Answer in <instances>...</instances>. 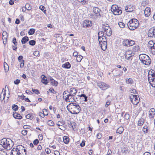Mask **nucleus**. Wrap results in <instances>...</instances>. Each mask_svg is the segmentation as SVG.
I'll return each mask as SVG.
<instances>
[{"label": "nucleus", "mask_w": 155, "mask_h": 155, "mask_svg": "<svg viewBox=\"0 0 155 155\" xmlns=\"http://www.w3.org/2000/svg\"><path fill=\"white\" fill-rule=\"evenodd\" d=\"M28 40V38L27 36L23 37L21 40V42L23 44H25Z\"/></svg>", "instance_id": "nucleus-29"}, {"label": "nucleus", "mask_w": 155, "mask_h": 155, "mask_svg": "<svg viewBox=\"0 0 155 155\" xmlns=\"http://www.w3.org/2000/svg\"><path fill=\"white\" fill-rule=\"evenodd\" d=\"M12 42L15 46H16L17 45V43L16 41V39L15 38H13Z\"/></svg>", "instance_id": "nucleus-54"}, {"label": "nucleus", "mask_w": 155, "mask_h": 155, "mask_svg": "<svg viewBox=\"0 0 155 155\" xmlns=\"http://www.w3.org/2000/svg\"><path fill=\"white\" fill-rule=\"evenodd\" d=\"M139 47L138 46H135L133 47V51L136 52L138 51Z\"/></svg>", "instance_id": "nucleus-49"}, {"label": "nucleus", "mask_w": 155, "mask_h": 155, "mask_svg": "<svg viewBox=\"0 0 155 155\" xmlns=\"http://www.w3.org/2000/svg\"><path fill=\"white\" fill-rule=\"evenodd\" d=\"M6 94L5 92H3L1 93L0 95V99L1 100H3L5 97Z\"/></svg>", "instance_id": "nucleus-38"}, {"label": "nucleus", "mask_w": 155, "mask_h": 155, "mask_svg": "<svg viewBox=\"0 0 155 155\" xmlns=\"http://www.w3.org/2000/svg\"><path fill=\"white\" fill-rule=\"evenodd\" d=\"M71 64L70 63L68 62L65 63L64 64H63L62 67L65 69H69L71 67Z\"/></svg>", "instance_id": "nucleus-22"}, {"label": "nucleus", "mask_w": 155, "mask_h": 155, "mask_svg": "<svg viewBox=\"0 0 155 155\" xmlns=\"http://www.w3.org/2000/svg\"><path fill=\"white\" fill-rule=\"evenodd\" d=\"M80 98L82 101L86 102L87 100V96L85 94H82L80 96Z\"/></svg>", "instance_id": "nucleus-23"}, {"label": "nucleus", "mask_w": 155, "mask_h": 155, "mask_svg": "<svg viewBox=\"0 0 155 155\" xmlns=\"http://www.w3.org/2000/svg\"><path fill=\"white\" fill-rule=\"evenodd\" d=\"M68 94L74 96L77 92V91L75 88H72L70 89V91L69 92L68 91Z\"/></svg>", "instance_id": "nucleus-18"}, {"label": "nucleus", "mask_w": 155, "mask_h": 155, "mask_svg": "<svg viewBox=\"0 0 155 155\" xmlns=\"http://www.w3.org/2000/svg\"><path fill=\"white\" fill-rule=\"evenodd\" d=\"M148 35L149 37L155 38V27H154L150 29L148 31Z\"/></svg>", "instance_id": "nucleus-11"}, {"label": "nucleus", "mask_w": 155, "mask_h": 155, "mask_svg": "<svg viewBox=\"0 0 155 155\" xmlns=\"http://www.w3.org/2000/svg\"><path fill=\"white\" fill-rule=\"evenodd\" d=\"M102 136V134L101 133H98L97 135V137L98 139H100L101 138Z\"/></svg>", "instance_id": "nucleus-56"}, {"label": "nucleus", "mask_w": 155, "mask_h": 155, "mask_svg": "<svg viewBox=\"0 0 155 155\" xmlns=\"http://www.w3.org/2000/svg\"><path fill=\"white\" fill-rule=\"evenodd\" d=\"M122 43L124 46L130 47L134 45L135 44V42L131 39H125L123 40Z\"/></svg>", "instance_id": "nucleus-8"}, {"label": "nucleus", "mask_w": 155, "mask_h": 155, "mask_svg": "<svg viewBox=\"0 0 155 155\" xmlns=\"http://www.w3.org/2000/svg\"><path fill=\"white\" fill-rule=\"evenodd\" d=\"M47 124L51 126H53L54 125V122L51 120H49L47 122Z\"/></svg>", "instance_id": "nucleus-41"}, {"label": "nucleus", "mask_w": 155, "mask_h": 155, "mask_svg": "<svg viewBox=\"0 0 155 155\" xmlns=\"http://www.w3.org/2000/svg\"><path fill=\"white\" fill-rule=\"evenodd\" d=\"M19 62H21V64H20V67L21 68H22L24 67L25 61L24 60H22L21 61H19Z\"/></svg>", "instance_id": "nucleus-50"}, {"label": "nucleus", "mask_w": 155, "mask_h": 155, "mask_svg": "<svg viewBox=\"0 0 155 155\" xmlns=\"http://www.w3.org/2000/svg\"><path fill=\"white\" fill-rule=\"evenodd\" d=\"M33 144L35 145L39 143V141L38 139H36L33 141Z\"/></svg>", "instance_id": "nucleus-58"}, {"label": "nucleus", "mask_w": 155, "mask_h": 155, "mask_svg": "<svg viewBox=\"0 0 155 155\" xmlns=\"http://www.w3.org/2000/svg\"><path fill=\"white\" fill-rule=\"evenodd\" d=\"M118 25L119 27L122 28H124L125 26L124 24L121 22H118Z\"/></svg>", "instance_id": "nucleus-42"}, {"label": "nucleus", "mask_w": 155, "mask_h": 155, "mask_svg": "<svg viewBox=\"0 0 155 155\" xmlns=\"http://www.w3.org/2000/svg\"><path fill=\"white\" fill-rule=\"evenodd\" d=\"M139 58L141 63L144 64L149 65L151 63L150 57L145 54H141L139 55Z\"/></svg>", "instance_id": "nucleus-3"}, {"label": "nucleus", "mask_w": 155, "mask_h": 155, "mask_svg": "<svg viewBox=\"0 0 155 155\" xmlns=\"http://www.w3.org/2000/svg\"><path fill=\"white\" fill-rule=\"evenodd\" d=\"M68 91H64L63 94V98L66 102L74 103V97L73 95H71L69 94H68Z\"/></svg>", "instance_id": "nucleus-5"}, {"label": "nucleus", "mask_w": 155, "mask_h": 155, "mask_svg": "<svg viewBox=\"0 0 155 155\" xmlns=\"http://www.w3.org/2000/svg\"><path fill=\"white\" fill-rule=\"evenodd\" d=\"M43 112H44L45 116H47L48 114V113L47 110L46 109H44L43 110Z\"/></svg>", "instance_id": "nucleus-59"}, {"label": "nucleus", "mask_w": 155, "mask_h": 155, "mask_svg": "<svg viewBox=\"0 0 155 155\" xmlns=\"http://www.w3.org/2000/svg\"><path fill=\"white\" fill-rule=\"evenodd\" d=\"M23 57L22 56H19L18 58V61H22L23 59Z\"/></svg>", "instance_id": "nucleus-62"}, {"label": "nucleus", "mask_w": 155, "mask_h": 155, "mask_svg": "<svg viewBox=\"0 0 155 155\" xmlns=\"http://www.w3.org/2000/svg\"><path fill=\"white\" fill-rule=\"evenodd\" d=\"M45 151L47 154H49L51 152V150L48 148L46 149L45 150Z\"/></svg>", "instance_id": "nucleus-60"}, {"label": "nucleus", "mask_w": 155, "mask_h": 155, "mask_svg": "<svg viewBox=\"0 0 155 155\" xmlns=\"http://www.w3.org/2000/svg\"><path fill=\"white\" fill-rule=\"evenodd\" d=\"M13 115L14 117L16 119H20L22 118V117L20 114H18L15 112L13 113Z\"/></svg>", "instance_id": "nucleus-27"}, {"label": "nucleus", "mask_w": 155, "mask_h": 155, "mask_svg": "<svg viewBox=\"0 0 155 155\" xmlns=\"http://www.w3.org/2000/svg\"><path fill=\"white\" fill-rule=\"evenodd\" d=\"M126 82L128 84H132L133 83V80L131 78H127L126 79Z\"/></svg>", "instance_id": "nucleus-33"}, {"label": "nucleus", "mask_w": 155, "mask_h": 155, "mask_svg": "<svg viewBox=\"0 0 155 155\" xmlns=\"http://www.w3.org/2000/svg\"><path fill=\"white\" fill-rule=\"evenodd\" d=\"M104 32L103 31H99L98 33V38L104 36Z\"/></svg>", "instance_id": "nucleus-46"}, {"label": "nucleus", "mask_w": 155, "mask_h": 155, "mask_svg": "<svg viewBox=\"0 0 155 155\" xmlns=\"http://www.w3.org/2000/svg\"><path fill=\"white\" fill-rule=\"evenodd\" d=\"M82 58L83 56L79 55L77 57L76 60L78 62H80L81 61Z\"/></svg>", "instance_id": "nucleus-39"}, {"label": "nucleus", "mask_w": 155, "mask_h": 155, "mask_svg": "<svg viewBox=\"0 0 155 155\" xmlns=\"http://www.w3.org/2000/svg\"><path fill=\"white\" fill-rule=\"evenodd\" d=\"M35 41L34 40H30L29 42V44L31 45L34 46L35 44Z\"/></svg>", "instance_id": "nucleus-43"}, {"label": "nucleus", "mask_w": 155, "mask_h": 155, "mask_svg": "<svg viewBox=\"0 0 155 155\" xmlns=\"http://www.w3.org/2000/svg\"><path fill=\"white\" fill-rule=\"evenodd\" d=\"M124 131V128L123 127H119L117 130V133L119 134H121Z\"/></svg>", "instance_id": "nucleus-36"}, {"label": "nucleus", "mask_w": 155, "mask_h": 155, "mask_svg": "<svg viewBox=\"0 0 155 155\" xmlns=\"http://www.w3.org/2000/svg\"><path fill=\"white\" fill-rule=\"evenodd\" d=\"M155 115V109L154 108L150 109L149 111V117L150 119L153 118Z\"/></svg>", "instance_id": "nucleus-15"}, {"label": "nucleus", "mask_w": 155, "mask_h": 155, "mask_svg": "<svg viewBox=\"0 0 155 155\" xmlns=\"http://www.w3.org/2000/svg\"><path fill=\"white\" fill-rule=\"evenodd\" d=\"M67 108L69 112L73 114H77L79 113L81 108L78 103H70L68 105Z\"/></svg>", "instance_id": "nucleus-1"}, {"label": "nucleus", "mask_w": 155, "mask_h": 155, "mask_svg": "<svg viewBox=\"0 0 155 155\" xmlns=\"http://www.w3.org/2000/svg\"><path fill=\"white\" fill-rule=\"evenodd\" d=\"M75 124H76L74 122H72V123L71 122V125H70V126H71L72 128L74 129L75 128Z\"/></svg>", "instance_id": "nucleus-52"}, {"label": "nucleus", "mask_w": 155, "mask_h": 155, "mask_svg": "<svg viewBox=\"0 0 155 155\" xmlns=\"http://www.w3.org/2000/svg\"><path fill=\"white\" fill-rule=\"evenodd\" d=\"M101 45L102 49L103 51L105 50L107 48V42L106 41H104L101 43L100 44Z\"/></svg>", "instance_id": "nucleus-17"}, {"label": "nucleus", "mask_w": 155, "mask_h": 155, "mask_svg": "<svg viewBox=\"0 0 155 155\" xmlns=\"http://www.w3.org/2000/svg\"><path fill=\"white\" fill-rule=\"evenodd\" d=\"M4 66L5 72H7L9 70V66L5 62L4 63Z\"/></svg>", "instance_id": "nucleus-35"}, {"label": "nucleus", "mask_w": 155, "mask_h": 155, "mask_svg": "<svg viewBox=\"0 0 155 155\" xmlns=\"http://www.w3.org/2000/svg\"><path fill=\"white\" fill-rule=\"evenodd\" d=\"M150 84L152 85L153 87H155V78H153L150 81H149Z\"/></svg>", "instance_id": "nucleus-37"}, {"label": "nucleus", "mask_w": 155, "mask_h": 155, "mask_svg": "<svg viewBox=\"0 0 155 155\" xmlns=\"http://www.w3.org/2000/svg\"><path fill=\"white\" fill-rule=\"evenodd\" d=\"M27 130H23L21 131V134L24 135H26L27 134Z\"/></svg>", "instance_id": "nucleus-57"}, {"label": "nucleus", "mask_w": 155, "mask_h": 155, "mask_svg": "<svg viewBox=\"0 0 155 155\" xmlns=\"http://www.w3.org/2000/svg\"><path fill=\"white\" fill-rule=\"evenodd\" d=\"M8 38V35H6V36L3 37L2 39L3 40V42L4 44L6 43L7 39Z\"/></svg>", "instance_id": "nucleus-47"}, {"label": "nucleus", "mask_w": 155, "mask_h": 155, "mask_svg": "<svg viewBox=\"0 0 155 155\" xmlns=\"http://www.w3.org/2000/svg\"><path fill=\"white\" fill-rule=\"evenodd\" d=\"M111 10L114 14L115 15H120L122 13L121 8L116 5H112Z\"/></svg>", "instance_id": "nucleus-6"}, {"label": "nucleus", "mask_w": 155, "mask_h": 155, "mask_svg": "<svg viewBox=\"0 0 155 155\" xmlns=\"http://www.w3.org/2000/svg\"><path fill=\"white\" fill-rule=\"evenodd\" d=\"M106 38L104 36L98 38V41L100 44L102 42L104 41H106Z\"/></svg>", "instance_id": "nucleus-32"}, {"label": "nucleus", "mask_w": 155, "mask_h": 155, "mask_svg": "<svg viewBox=\"0 0 155 155\" xmlns=\"http://www.w3.org/2000/svg\"><path fill=\"white\" fill-rule=\"evenodd\" d=\"M93 10L94 12L96 15H100V12L101 10L98 8L94 7L93 8Z\"/></svg>", "instance_id": "nucleus-20"}, {"label": "nucleus", "mask_w": 155, "mask_h": 155, "mask_svg": "<svg viewBox=\"0 0 155 155\" xmlns=\"http://www.w3.org/2000/svg\"><path fill=\"white\" fill-rule=\"evenodd\" d=\"M31 7L30 6V4L28 3H27L25 5V7H23L22 9V11H24V9H25V11H26V9L28 10H29L31 9Z\"/></svg>", "instance_id": "nucleus-28"}, {"label": "nucleus", "mask_w": 155, "mask_h": 155, "mask_svg": "<svg viewBox=\"0 0 155 155\" xmlns=\"http://www.w3.org/2000/svg\"><path fill=\"white\" fill-rule=\"evenodd\" d=\"M97 86L102 90H105L109 87V86L104 82H100L97 83Z\"/></svg>", "instance_id": "nucleus-12"}, {"label": "nucleus", "mask_w": 155, "mask_h": 155, "mask_svg": "<svg viewBox=\"0 0 155 155\" xmlns=\"http://www.w3.org/2000/svg\"><path fill=\"white\" fill-rule=\"evenodd\" d=\"M34 55L36 56H38L39 55V52L38 51H35L34 53H33Z\"/></svg>", "instance_id": "nucleus-55"}, {"label": "nucleus", "mask_w": 155, "mask_h": 155, "mask_svg": "<svg viewBox=\"0 0 155 155\" xmlns=\"http://www.w3.org/2000/svg\"><path fill=\"white\" fill-rule=\"evenodd\" d=\"M92 25V22L90 21L85 20L83 23V27L85 28L90 27Z\"/></svg>", "instance_id": "nucleus-13"}, {"label": "nucleus", "mask_w": 155, "mask_h": 155, "mask_svg": "<svg viewBox=\"0 0 155 155\" xmlns=\"http://www.w3.org/2000/svg\"><path fill=\"white\" fill-rule=\"evenodd\" d=\"M131 103L134 105L137 104L139 101V97L136 95L130 94L129 96Z\"/></svg>", "instance_id": "nucleus-7"}, {"label": "nucleus", "mask_w": 155, "mask_h": 155, "mask_svg": "<svg viewBox=\"0 0 155 155\" xmlns=\"http://www.w3.org/2000/svg\"><path fill=\"white\" fill-rule=\"evenodd\" d=\"M114 75L118 77H120L123 74V71L122 70H119L117 68H116L113 71V73Z\"/></svg>", "instance_id": "nucleus-14"}, {"label": "nucleus", "mask_w": 155, "mask_h": 155, "mask_svg": "<svg viewBox=\"0 0 155 155\" xmlns=\"http://www.w3.org/2000/svg\"><path fill=\"white\" fill-rule=\"evenodd\" d=\"M130 117V114L127 113H126L124 116V118L126 120H128L129 119Z\"/></svg>", "instance_id": "nucleus-44"}, {"label": "nucleus", "mask_w": 155, "mask_h": 155, "mask_svg": "<svg viewBox=\"0 0 155 155\" xmlns=\"http://www.w3.org/2000/svg\"><path fill=\"white\" fill-rule=\"evenodd\" d=\"M142 130L144 134H147L150 131V130L147 125H144L142 128Z\"/></svg>", "instance_id": "nucleus-25"}, {"label": "nucleus", "mask_w": 155, "mask_h": 155, "mask_svg": "<svg viewBox=\"0 0 155 155\" xmlns=\"http://www.w3.org/2000/svg\"><path fill=\"white\" fill-rule=\"evenodd\" d=\"M32 91L33 92L37 94H39L40 93L39 91L37 89H32Z\"/></svg>", "instance_id": "nucleus-53"}, {"label": "nucleus", "mask_w": 155, "mask_h": 155, "mask_svg": "<svg viewBox=\"0 0 155 155\" xmlns=\"http://www.w3.org/2000/svg\"><path fill=\"white\" fill-rule=\"evenodd\" d=\"M54 155H60V153L58 151L55 150L54 151Z\"/></svg>", "instance_id": "nucleus-64"}, {"label": "nucleus", "mask_w": 155, "mask_h": 155, "mask_svg": "<svg viewBox=\"0 0 155 155\" xmlns=\"http://www.w3.org/2000/svg\"><path fill=\"white\" fill-rule=\"evenodd\" d=\"M35 31V30L34 29H30L28 32V33L29 35H32L34 33Z\"/></svg>", "instance_id": "nucleus-40"}, {"label": "nucleus", "mask_w": 155, "mask_h": 155, "mask_svg": "<svg viewBox=\"0 0 155 155\" xmlns=\"http://www.w3.org/2000/svg\"><path fill=\"white\" fill-rule=\"evenodd\" d=\"M23 146L19 145L17 146L16 148H14L11 150L10 155H22V151H23Z\"/></svg>", "instance_id": "nucleus-4"}, {"label": "nucleus", "mask_w": 155, "mask_h": 155, "mask_svg": "<svg viewBox=\"0 0 155 155\" xmlns=\"http://www.w3.org/2000/svg\"><path fill=\"white\" fill-rule=\"evenodd\" d=\"M151 10L150 8L149 7H147L144 10V14L146 17H148L150 14Z\"/></svg>", "instance_id": "nucleus-19"}, {"label": "nucleus", "mask_w": 155, "mask_h": 155, "mask_svg": "<svg viewBox=\"0 0 155 155\" xmlns=\"http://www.w3.org/2000/svg\"><path fill=\"white\" fill-rule=\"evenodd\" d=\"M41 78H42L41 82L45 84H47L48 83V82L46 77L44 75H42Z\"/></svg>", "instance_id": "nucleus-24"}, {"label": "nucleus", "mask_w": 155, "mask_h": 155, "mask_svg": "<svg viewBox=\"0 0 155 155\" xmlns=\"http://www.w3.org/2000/svg\"><path fill=\"white\" fill-rule=\"evenodd\" d=\"M134 55V53L132 51L128 50L126 51L124 54L125 58L128 60H130Z\"/></svg>", "instance_id": "nucleus-10"}, {"label": "nucleus", "mask_w": 155, "mask_h": 155, "mask_svg": "<svg viewBox=\"0 0 155 155\" xmlns=\"http://www.w3.org/2000/svg\"><path fill=\"white\" fill-rule=\"evenodd\" d=\"M138 21L135 18L130 19L127 24L129 29L131 30L136 29L139 25Z\"/></svg>", "instance_id": "nucleus-2"}, {"label": "nucleus", "mask_w": 155, "mask_h": 155, "mask_svg": "<svg viewBox=\"0 0 155 155\" xmlns=\"http://www.w3.org/2000/svg\"><path fill=\"white\" fill-rule=\"evenodd\" d=\"M63 141L65 144L68 143L69 141V138L67 136H64L63 137Z\"/></svg>", "instance_id": "nucleus-30"}, {"label": "nucleus", "mask_w": 155, "mask_h": 155, "mask_svg": "<svg viewBox=\"0 0 155 155\" xmlns=\"http://www.w3.org/2000/svg\"><path fill=\"white\" fill-rule=\"evenodd\" d=\"M102 28L104 30V31L107 36H110L111 35V29L108 24H106V25H103Z\"/></svg>", "instance_id": "nucleus-9"}, {"label": "nucleus", "mask_w": 155, "mask_h": 155, "mask_svg": "<svg viewBox=\"0 0 155 155\" xmlns=\"http://www.w3.org/2000/svg\"><path fill=\"white\" fill-rule=\"evenodd\" d=\"M148 74L150 76H151L153 78H155L154 71L153 70H150L149 71Z\"/></svg>", "instance_id": "nucleus-34"}, {"label": "nucleus", "mask_w": 155, "mask_h": 155, "mask_svg": "<svg viewBox=\"0 0 155 155\" xmlns=\"http://www.w3.org/2000/svg\"><path fill=\"white\" fill-rule=\"evenodd\" d=\"M50 82L51 85L53 86H57L58 84V82L54 80L51 77L50 78Z\"/></svg>", "instance_id": "nucleus-21"}, {"label": "nucleus", "mask_w": 155, "mask_h": 155, "mask_svg": "<svg viewBox=\"0 0 155 155\" xmlns=\"http://www.w3.org/2000/svg\"><path fill=\"white\" fill-rule=\"evenodd\" d=\"M154 44L153 42L152 41H150L148 43V45L149 48H150V46H153V45Z\"/></svg>", "instance_id": "nucleus-45"}, {"label": "nucleus", "mask_w": 155, "mask_h": 155, "mask_svg": "<svg viewBox=\"0 0 155 155\" xmlns=\"http://www.w3.org/2000/svg\"><path fill=\"white\" fill-rule=\"evenodd\" d=\"M151 52L153 54H155V43L153 46H150V48Z\"/></svg>", "instance_id": "nucleus-31"}, {"label": "nucleus", "mask_w": 155, "mask_h": 155, "mask_svg": "<svg viewBox=\"0 0 155 155\" xmlns=\"http://www.w3.org/2000/svg\"><path fill=\"white\" fill-rule=\"evenodd\" d=\"M134 9L133 6L131 5H128L125 8V10L127 12H132Z\"/></svg>", "instance_id": "nucleus-16"}, {"label": "nucleus", "mask_w": 155, "mask_h": 155, "mask_svg": "<svg viewBox=\"0 0 155 155\" xmlns=\"http://www.w3.org/2000/svg\"><path fill=\"white\" fill-rule=\"evenodd\" d=\"M12 109L13 110L16 111L18 109V107L17 105L14 104L13 106H12Z\"/></svg>", "instance_id": "nucleus-48"}, {"label": "nucleus", "mask_w": 155, "mask_h": 155, "mask_svg": "<svg viewBox=\"0 0 155 155\" xmlns=\"http://www.w3.org/2000/svg\"><path fill=\"white\" fill-rule=\"evenodd\" d=\"M144 121L145 120L141 117L138 121L137 125L139 126H141L143 124Z\"/></svg>", "instance_id": "nucleus-26"}, {"label": "nucleus", "mask_w": 155, "mask_h": 155, "mask_svg": "<svg viewBox=\"0 0 155 155\" xmlns=\"http://www.w3.org/2000/svg\"><path fill=\"white\" fill-rule=\"evenodd\" d=\"M77 1L80 2H82L84 4H85L86 2V0H77Z\"/></svg>", "instance_id": "nucleus-63"}, {"label": "nucleus", "mask_w": 155, "mask_h": 155, "mask_svg": "<svg viewBox=\"0 0 155 155\" xmlns=\"http://www.w3.org/2000/svg\"><path fill=\"white\" fill-rule=\"evenodd\" d=\"M39 8L41 11H42L45 13L46 11L45 10H44V9H45V7L43 6H40L39 7Z\"/></svg>", "instance_id": "nucleus-51"}, {"label": "nucleus", "mask_w": 155, "mask_h": 155, "mask_svg": "<svg viewBox=\"0 0 155 155\" xmlns=\"http://www.w3.org/2000/svg\"><path fill=\"white\" fill-rule=\"evenodd\" d=\"M20 81L19 79H16L14 81V83L15 84H18L20 82Z\"/></svg>", "instance_id": "nucleus-61"}]
</instances>
